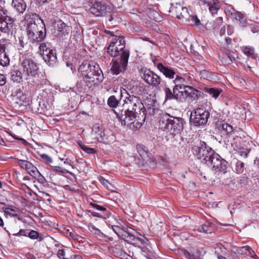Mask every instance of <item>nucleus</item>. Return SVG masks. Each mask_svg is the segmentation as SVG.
Listing matches in <instances>:
<instances>
[{
	"label": "nucleus",
	"mask_w": 259,
	"mask_h": 259,
	"mask_svg": "<svg viewBox=\"0 0 259 259\" xmlns=\"http://www.w3.org/2000/svg\"><path fill=\"white\" fill-rule=\"evenodd\" d=\"M78 73L87 85L97 84L102 81L104 78L99 66L87 61H83L79 66Z\"/></svg>",
	"instance_id": "obj_1"
},
{
	"label": "nucleus",
	"mask_w": 259,
	"mask_h": 259,
	"mask_svg": "<svg viewBox=\"0 0 259 259\" xmlns=\"http://www.w3.org/2000/svg\"><path fill=\"white\" fill-rule=\"evenodd\" d=\"M111 228L119 238L127 242L137 246H140L145 243L144 239L136 237L133 234L132 231L134 230L125 226V223L121 224V226L114 225V226H112Z\"/></svg>",
	"instance_id": "obj_2"
},
{
	"label": "nucleus",
	"mask_w": 259,
	"mask_h": 259,
	"mask_svg": "<svg viewBox=\"0 0 259 259\" xmlns=\"http://www.w3.org/2000/svg\"><path fill=\"white\" fill-rule=\"evenodd\" d=\"M21 67L25 80L31 79L34 81L39 78L41 72L39 71L37 63L32 60L29 59L23 60L21 64Z\"/></svg>",
	"instance_id": "obj_3"
},
{
	"label": "nucleus",
	"mask_w": 259,
	"mask_h": 259,
	"mask_svg": "<svg viewBox=\"0 0 259 259\" xmlns=\"http://www.w3.org/2000/svg\"><path fill=\"white\" fill-rule=\"evenodd\" d=\"M39 25H31L30 29H26L28 39L33 44L41 42L46 36V25L42 19H40Z\"/></svg>",
	"instance_id": "obj_4"
},
{
	"label": "nucleus",
	"mask_w": 259,
	"mask_h": 259,
	"mask_svg": "<svg viewBox=\"0 0 259 259\" xmlns=\"http://www.w3.org/2000/svg\"><path fill=\"white\" fill-rule=\"evenodd\" d=\"M125 41L122 36H115L109 46L107 48V53L111 57H115L118 55L122 57L124 52L129 51L125 49Z\"/></svg>",
	"instance_id": "obj_5"
},
{
	"label": "nucleus",
	"mask_w": 259,
	"mask_h": 259,
	"mask_svg": "<svg viewBox=\"0 0 259 259\" xmlns=\"http://www.w3.org/2000/svg\"><path fill=\"white\" fill-rule=\"evenodd\" d=\"M192 150L197 155L199 159L205 161L207 164L212 159L214 155L217 154L203 141H200L197 145L193 147Z\"/></svg>",
	"instance_id": "obj_6"
},
{
	"label": "nucleus",
	"mask_w": 259,
	"mask_h": 259,
	"mask_svg": "<svg viewBox=\"0 0 259 259\" xmlns=\"http://www.w3.org/2000/svg\"><path fill=\"white\" fill-rule=\"evenodd\" d=\"M14 49V46L6 39L0 40V64L7 66L9 64V56Z\"/></svg>",
	"instance_id": "obj_7"
},
{
	"label": "nucleus",
	"mask_w": 259,
	"mask_h": 259,
	"mask_svg": "<svg viewBox=\"0 0 259 259\" xmlns=\"http://www.w3.org/2000/svg\"><path fill=\"white\" fill-rule=\"evenodd\" d=\"M130 57V52H124L122 57L120 58L119 62L115 60L112 61L111 71L113 74L118 75L120 73L124 72L126 69Z\"/></svg>",
	"instance_id": "obj_8"
},
{
	"label": "nucleus",
	"mask_w": 259,
	"mask_h": 259,
	"mask_svg": "<svg viewBox=\"0 0 259 259\" xmlns=\"http://www.w3.org/2000/svg\"><path fill=\"white\" fill-rule=\"evenodd\" d=\"M14 19L8 15L7 11L0 9V30L7 32L12 28Z\"/></svg>",
	"instance_id": "obj_9"
},
{
	"label": "nucleus",
	"mask_w": 259,
	"mask_h": 259,
	"mask_svg": "<svg viewBox=\"0 0 259 259\" xmlns=\"http://www.w3.org/2000/svg\"><path fill=\"white\" fill-rule=\"evenodd\" d=\"M110 11V7L101 2L95 3L90 9V12L97 17L104 16Z\"/></svg>",
	"instance_id": "obj_10"
},
{
	"label": "nucleus",
	"mask_w": 259,
	"mask_h": 259,
	"mask_svg": "<svg viewBox=\"0 0 259 259\" xmlns=\"http://www.w3.org/2000/svg\"><path fill=\"white\" fill-rule=\"evenodd\" d=\"M228 162L218 154H214L213 157L210 162L207 164L208 165H212V168L215 170L224 171L226 172V169L227 168Z\"/></svg>",
	"instance_id": "obj_11"
},
{
	"label": "nucleus",
	"mask_w": 259,
	"mask_h": 259,
	"mask_svg": "<svg viewBox=\"0 0 259 259\" xmlns=\"http://www.w3.org/2000/svg\"><path fill=\"white\" fill-rule=\"evenodd\" d=\"M184 119L181 117H175L170 116V134L175 136L180 133L183 128Z\"/></svg>",
	"instance_id": "obj_12"
},
{
	"label": "nucleus",
	"mask_w": 259,
	"mask_h": 259,
	"mask_svg": "<svg viewBox=\"0 0 259 259\" xmlns=\"http://www.w3.org/2000/svg\"><path fill=\"white\" fill-rule=\"evenodd\" d=\"M181 96L179 100L183 101L187 98H195L200 96L201 92L189 84L181 91H179Z\"/></svg>",
	"instance_id": "obj_13"
},
{
	"label": "nucleus",
	"mask_w": 259,
	"mask_h": 259,
	"mask_svg": "<svg viewBox=\"0 0 259 259\" xmlns=\"http://www.w3.org/2000/svg\"><path fill=\"white\" fill-rule=\"evenodd\" d=\"M142 78L148 84L153 87L158 86L161 82L160 77L150 70L144 71Z\"/></svg>",
	"instance_id": "obj_14"
},
{
	"label": "nucleus",
	"mask_w": 259,
	"mask_h": 259,
	"mask_svg": "<svg viewBox=\"0 0 259 259\" xmlns=\"http://www.w3.org/2000/svg\"><path fill=\"white\" fill-rule=\"evenodd\" d=\"M179 20H181L183 23L189 22L191 21L194 22L195 24L198 25L200 22L196 16H191L189 12L188 9L184 7L181 12L176 16Z\"/></svg>",
	"instance_id": "obj_15"
},
{
	"label": "nucleus",
	"mask_w": 259,
	"mask_h": 259,
	"mask_svg": "<svg viewBox=\"0 0 259 259\" xmlns=\"http://www.w3.org/2000/svg\"><path fill=\"white\" fill-rule=\"evenodd\" d=\"M71 31V27L67 25L62 21L60 20L57 23V26L55 30L56 36L60 38H63L68 35Z\"/></svg>",
	"instance_id": "obj_16"
},
{
	"label": "nucleus",
	"mask_w": 259,
	"mask_h": 259,
	"mask_svg": "<svg viewBox=\"0 0 259 259\" xmlns=\"http://www.w3.org/2000/svg\"><path fill=\"white\" fill-rule=\"evenodd\" d=\"M17 163L21 168L25 169L31 176L33 177V175H37V168L29 161L25 160L18 159Z\"/></svg>",
	"instance_id": "obj_17"
},
{
	"label": "nucleus",
	"mask_w": 259,
	"mask_h": 259,
	"mask_svg": "<svg viewBox=\"0 0 259 259\" xmlns=\"http://www.w3.org/2000/svg\"><path fill=\"white\" fill-rule=\"evenodd\" d=\"M209 116V114H190V121L196 126L204 124Z\"/></svg>",
	"instance_id": "obj_18"
},
{
	"label": "nucleus",
	"mask_w": 259,
	"mask_h": 259,
	"mask_svg": "<svg viewBox=\"0 0 259 259\" xmlns=\"http://www.w3.org/2000/svg\"><path fill=\"white\" fill-rule=\"evenodd\" d=\"M25 19L26 22V29H30L31 25H39L38 23H40L39 16L33 13H29L25 15Z\"/></svg>",
	"instance_id": "obj_19"
},
{
	"label": "nucleus",
	"mask_w": 259,
	"mask_h": 259,
	"mask_svg": "<svg viewBox=\"0 0 259 259\" xmlns=\"http://www.w3.org/2000/svg\"><path fill=\"white\" fill-rule=\"evenodd\" d=\"M44 54H41L40 55L45 61L49 65H51L56 61L57 56L56 50L53 47L47 50L46 53L44 52Z\"/></svg>",
	"instance_id": "obj_20"
},
{
	"label": "nucleus",
	"mask_w": 259,
	"mask_h": 259,
	"mask_svg": "<svg viewBox=\"0 0 259 259\" xmlns=\"http://www.w3.org/2000/svg\"><path fill=\"white\" fill-rule=\"evenodd\" d=\"M216 126L222 134V136H228L233 132L232 126L227 123L218 122Z\"/></svg>",
	"instance_id": "obj_21"
},
{
	"label": "nucleus",
	"mask_w": 259,
	"mask_h": 259,
	"mask_svg": "<svg viewBox=\"0 0 259 259\" xmlns=\"http://www.w3.org/2000/svg\"><path fill=\"white\" fill-rule=\"evenodd\" d=\"M170 114H162L159 119V128L170 133Z\"/></svg>",
	"instance_id": "obj_22"
},
{
	"label": "nucleus",
	"mask_w": 259,
	"mask_h": 259,
	"mask_svg": "<svg viewBox=\"0 0 259 259\" xmlns=\"http://www.w3.org/2000/svg\"><path fill=\"white\" fill-rule=\"evenodd\" d=\"M136 114H116V118L122 124L131 125L134 119L136 118Z\"/></svg>",
	"instance_id": "obj_23"
},
{
	"label": "nucleus",
	"mask_w": 259,
	"mask_h": 259,
	"mask_svg": "<svg viewBox=\"0 0 259 259\" xmlns=\"http://www.w3.org/2000/svg\"><path fill=\"white\" fill-rule=\"evenodd\" d=\"M164 92L165 95V101L174 99L179 100L180 97L181 96L180 92L177 90L175 91V90H174V88H173V91L172 92L168 87H165L164 88Z\"/></svg>",
	"instance_id": "obj_24"
},
{
	"label": "nucleus",
	"mask_w": 259,
	"mask_h": 259,
	"mask_svg": "<svg viewBox=\"0 0 259 259\" xmlns=\"http://www.w3.org/2000/svg\"><path fill=\"white\" fill-rule=\"evenodd\" d=\"M174 82L175 83L174 90L177 91H181L189 84V82L186 78L178 75H176Z\"/></svg>",
	"instance_id": "obj_25"
},
{
	"label": "nucleus",
	"mask_w": 259,
	"mask_h": 259,
	"mask_svg": "<svg viewBox=\"0 0 259 259\" xmlns=\"http://www.w3.org/2000/svg\"><path fill=\"white\" fill-rule=\"evenodd\" d=\"M157 67L166 77L170 79L174 78L176 72L172 69L164 66L161 63L157 64Z\"/></svg>",
	"instance_id": "obj_26"
},
{
	"label": "nucleus",
	"mask_w": 259,
	"mask_h": 259,
	"mask_svg": "<svg viewBox=\"0 0 259 259\" xmlns=\"http://www.w3.org/2000/svg\"><path fill=\"white\" fill-rule=\"evenodd\" d=\"M106 216V219H108L107 223L108 225L109 226L112 227L114 226V225L121 226V224H123V223H124V222L122 220H121L119 217L116 214L111 215L108 213V215Z\"/></svg>",
	"instance_id": "obj_27"
},
{
	"label": "nucleus",
	"mask_w": 259,
	"mask_h": 259,
	"mask_svg": "<svg viewBox=\"0 0 259 259\" xmlns=\"http://www.w3.org/2000/svg\"><path fill=\"white\" fill-rule=\"evenodd\" d=\"M12 6L19 14H23L27 7L24 0H13Z\"/></svg>",
	"instance_id": "obj_28"
},
{
	"label": "nucleus",
	"mask_w": 259,
	"mask_h": 259,
	"mask_svg": "<svg viewBox=\"0 0 259 259\" xmlns=\"http://www.w3.org/2000/svg\"><path fill=\"white\" fill-rule=\"evenodd\" d=\"M94 139H96L99 142H102L105 144H110L115 141V137L112 134L107 136L105 135L104 132L99 133V136L96 135Z\"/></svg>",
	"instance_id": "obj_29"
},
{
	"label": "nucleus",
	"mask_w": 259,
	"mask_h": 259,
	"mask_svg": "<svg viewBox=\"0 0 259 259\" xmlns=\"http://www.w3.org/2000/svg\"><path fill=\"white\" fill-rule=\"evenodd\" d=\"M231 167L233 170L237 174H242L244 170V163L237 159H234L231 162Z\"/></svg>",
	"instance_id": "obj_30"
},
{
	"label": "nucleus",
	"mask_w": 259,
	"mask_h": 259,
	"mask_svg": "<svg viewBox=\"0 0 259 259\" xmlns=\"http://www.w3.org/2000/svg\"><path fill=\"white\" fill-rule=\"evenodd\" d=\"M231 17L234 20L239 22L241 27H245L246 24V20L243 13L236 11L231 13Z\"/></svg>",
	"instance_id": "obj_31"
},
{
	"label": "nucleus",
	"mask_w": 259,
	"mask_h": 259,
	"mask_svg": "<svg viewBox=\"0 0 259 259\" xmlns=\"http://www.w3.org/2000/svg\"><path fill=\"white\" fill-rule=\"evenodd\" d=\"M10 73L11 78L14 82L20 83L23 81V79L25 80L21 68L20 69L14 70Z\"/></svg>",
	"instance_id": "obj_32"
},
{
	"label": "nucleus",
	"mask_w": 259,
	"mask_h": 259,
	"mask_svg": "<svg viewBox=\"0 0 259 259\" xmlns=\"http://www.w3.org/2000/svg\"><path fill=\"white\" fill-rule=\"evenodd\" d=\"M141 115V117L140 116H138V119L135 118L130 126V128L133 130H136L139 128H140L143 123L145 122L146 116L147 114H140Z\"/></svg>",
	"instance_id": "obj_33"
},
{
	"label": "nucleus",
	"mask_w": 259,
	"mask_h": 259,
	"mask_svg": "<svg viewBox=\"0 0 259 259\" xmlns=\"http://www.w3.org/2000/svg\"><path fill=\"white\" fill-rule=\"evenodd\" d=\"M236 251L239 254L247 255L252 257L255 255L254 251L248 246L239 247L237 249Z\"/></svg>",
	"instance_id": "obj_34"
},
{
	"label": "nucleus",
	"mask_w": 259,
	"mask_h": 259,
	"mask_svg": "<svg viewBox=\"0 0 259 259\" xmlns=\"http://www.w3.org/2000/svg\"><path fill=\"white\" fill-rule=\"evenodd\" d=\"M136 149L138 153L142 158L148 157V149L144 145L138 144L136 146Z\"/></svg>",
	"instance_id": "obj_35"
},
{
	"label": "nucleus",
	"mask_w": 259,
	"mask_h": 259,
	"mask_svg": "<svg viewBox=\"0 0 259 259\" xmlns=\"http://www.w3.org/2000/svg\"><path fill=\"white\" fill-rule=\"evenodd\" d=\"M183 6H182L179 3H176L175 4H171V7L169 9V12L171 13V14L176 17L178 16V14L181 12V11L183 8Z\"/></svg>",
	"instance_id": "obj_36"
},
{
	"label": "nucleus",
	"mask_w": 259,
	"mask_h": 259,
	"mask_svg": "<svg viewBox=\"0 0 259 259\" xmlns=\"http://www.w3.org/2000/svg\"><path fill=\"white\" fill-rule=\"evenodd\" d=\"M218 0H212L211 5H209V10L212 15L217 13L220 9Z\"/></svg>",
	"instance_id": "obj_37"
},
{
	"label": "nucleus",
	"mask_w": 259,
	"mask_h": 259,
	"mask_svg": "<svg viewBox=\"0 0 259 259\" xmlns=\"http://www.w3.org/2000/svg\"><path fill=\"white\" fill-rule=\"evenodd\" d=\"M198 231L200 232L210 233L212 231L211 223L209 222H205L204 224L198 227Z\"/></svg>",
	"instance_id": "obj_38"
},
{
	"label": "nucleus",
	"mask_w": 259,
	"mask_h": 259,
	"mask_svg": "<svg viewBox=\"0 0 259 259\" xmlns=\"http://www.w3.org/2000/svg\"><path fill=\"white\" fill-rule=\"evenodd\" d=\"M89 204L97 210L102 211L104 215H108L109 212L107 210V209L103 206L98 205L95 201L93 200L89 202Z\"/></svg>",
	"instance_id": "obj_39"
},
{
	"label": "nucleus",
	"mask_w": 259,
	"mask_h": 259,
	"mask_svg": "<svg viewBox=\"0 0 259 259\" xmlns=\"http://www.w3.org/2000/svg\"><path fill=\"white\" fill-rule=\"evenodd\" d=\"M242 51L243 53L248 56H250L253 59L257 58V55L254 53V49L251 47H243Z\"/></svg>",
	"instance_id": "obj_40"
},
{
	"label": "nucleus",
	"mask_w": 259,
	"mask_h": 259,
	"mask_svg": "<svg viewBox=\"0 0 259 259\" xmlns=\"http://www.w3.org/2000/svg\"><path fill=\"white\" fill-rule=\"evenodd\" d=\"M119 102V100L115 96H111L107 100V104L111 108H116Z\"/></svg>",
	"instance_id": "obj_41"
},
{
	"label": "nucleus",
	"mask_w": 259,
	"mask_h": 259,
	"mask_svg": "<svg viewBox=\"0 0 259 259\" xmlns=\"http://www.w3.org/2000/svg\"><path fill=\"white\" fill-rule=\"evenodd\" d=\"M77 143L79 147H80V148L87 153L94 154L96 153L97 152L95 149L87 147L80 141H78Z\"/></svg>",
	"instance_id": "obj_42"
},
{
	"label": "nucleus",
	"mask_w": 259,
	"mask_h": 259,
	"mask_svg": "<svg viewBox=\"0 0 259 259\" xmlns=\"http://www.w3.org/2000/svg\"><path fill=\"white\" fill-rule=\"evenodd\" d=\"M52 48H53V46L51 45V43L49 42H41L39 47L40 54H45L44 52L46 53L47 50H48Z\"/></svg>",
	"instance_id": "obj_43"
},
{
	"label": "nucleus",
	"mask_w": 259,
	"mask_h": 259,
	"mask_svg": "<svg viewBox=\"0 0 259 259\" xmlns=\"http://www.w3.org/2000/svg\"><path fill=\"white\" fill-rule=\"evenodd\" d=\"M201 252L200 250L197 249L196 251L192 254H191L189 252H187L185 253V255L186 257L188 258L189 259H201Z\"/></svg>",
	"instance_id": "obj_44"
},
{
	"label": "nucleus",
	"mask_w": 259,
	"mask_h": 259,
	"mask_svg": "<svg viewBox=\"0 0 259 259\" xmlns=\"http://www.w3.org/2000/svg\"><path fill=\"white\" fill-rule=\"evenodd\" d=\"M104 133L103 130V128L101 126H100L99 124H95L92 128V134L94 138L96 135L99 136V133Z\"/></svg>",
	"instance_id": "obj_45"
},
{
	"label": "nucleus",
	"mask_w": 259,
	"mask_h": 259,
	"mask_svg": "<svg viewBox=\"0 0 259 259\" xmlns=\"http://www.w3.org/2000/svg\"><path fill=\"white\" fill-rule=\"evenodd\" d=\"M205 91L214 98H217L219 97L221 93V92L218 89L213 88H206Z\"/></svg>",
	"instance_id": "obj_46"
},
{
	"label": "nucleus",
	"mask_w": 259,
	"mask_h": 259,
	"mask_svg": "<svg viewBox=\"0 0 259 259\" xmlns=\"http://www.w3.org/2000/svg\"><path fill=\"white\" fill-rule=\"evenodd\" d=\"M89 230L93 234L100 236L102 237L103 234L101 232V231L97 228L94 225L92 224H89L88 226Z\"/></svg>",
	"instance_id": "obj_47"
},
{
	"label": "nucleus",
	"mask_w": 259,
	"mask_h": 259,
	"mask_svg": "<svg viewBox=\"0 0 259 259\" xmlns=\"http://www.w3.org/2000/svg\"><path fill=\"white\" fill-rule=\"evenodd\" d=\"M226 63L228 64H230L232 63L233 61L235 60L236 58H238V55L235 52H230L226 54Z\"/></svg>",
	"instance_id": "obj_48"
},
{
	"label": "nucleus",
	"mask_w": 259,
	"mask_h": 259,
	"mask_svg": "<svg viewBox=\"0 0 259 259\" xmlns=\"http://www.w3.org/2000/svg\"><path fill=\"white\" fill-rule=\"evenodd\" d=\"M5 214L10 215L11 217H17L18 216V213L16 210L8 208V207H3L2 208Z\"/></svg>",
	"instance_id": "obj_49"
},
{
	"label": "nucleus",
	"mask_w": 259,
	"mask_h": 259,
	"mask_svg": "<svg viewBox=\"0 0 259 259\" xmlns=\"http://www.w3.org/2000/svg\"><path fill=\"white\" fill-rule=\"evenodd\" d=\"M32 177L37 179L38 182L40 184H45L46 182V179L41 175L38 170H37V175H33Z\"/></svg>",
	"instance_id": "obj_50"
},
{
	"label": "nucleus",
	"mask_w": 259,
	"mask_h": 259,
	"mask_svg": "<svg viewBox=\"0 0 259 259\" xmlns=\"http://www.w3.org/2000/svg\"><path fill=\"white\" fill-rule=\"evenodd\" d=\"M126 82H124L123 83V84L124 87H126V89L131 92L132 94L134 93V85L133 84L135 83V82L132 80L128 82V83L126 85Z\"/></svg>",
	"instance_id": "obj_51"
},
{
	"label": "nucleus",
	"mask_w": 259,
	"mask_h": 259,
	"mask_svg": "<svg viewBox=\"0 0 259 259\" xmlns=\"http://www.w3.org/2000/svg\"><path fill=\"white\" fill-rule=\"evenodd\" d=\"M39 234L37 231L31 230L28 232V236L32 239H36L38 237Z\"/></svg>",
	"instance_id": "obj_52"
},
{
	"label": "nucleus",
	"mask_w": 259,
	"mask_h": 259,
	"mask_svg": "<svg viewBox=\"0 0 259 259\" xmlns=\"http://www.w3.org/2000/svg\"><path fill=\"white\" fill-rule=\"evenodd\" d=\"M57 255L60 259H68L65 257V251L64 249H59L58 251Z\"/></svg>",
	"instance_id": "obj_53"
},
{
	"label": "nucleus",
	"mask_w": 259,
	"mask_h": 259,
	"mask_svg": "<svg viewBox=\"0 0 259 259\" xmlns=\"http://www.w3.org/2000/svg\"><path fill=\"white\" fill-rule=\"evenodd\" d=\"M124 93L127 94V96L125 97V99L128 100L130 102L134 101V99H136V97L134 95H130L129 93H128L126 89H123Z\"/></svg>",
	"instance_id": "obj_54"
},
{
	"label": "nucleus",
	"mask_w": 259,
	"mask_h": 259,
	"mask_svg": "<svg viewBox=\"0 0 259 259\" xmlns=\"http://www.w3.org/2000/svg\"><path fill=\"white\" fill-rule=\"evenodd\" d=\"M247 178L241 176L237 178V182L240 185H245L247 183Z\"/></svg>",
	"instance_id": "obj_55"
},
{
	"label": "nucleus",
	"mask_w": 259,
	"mask_h": 259,
	"mask_svg": "<svg viewBox=\"0 0 259 259\" xmlns=\"http://www.w3.org/2000/svg\"><path fill=\"white\" fill-rule=\"evenodd\" d=\"M88 211L89 212H90L93 217H98V218H102L104 219H106V216L104 215V214L103 213L101 214L100 213H98V212H97L95 211H92L91 210H89Z\"/></svg>",
	"instance_id": "obj_56"
},
{
	"label": "nucleus",
	"mask_w": 259,
	"mask_h": 259,
	"mask_svg": "<svg viewBox=\"0 0 259 259\" xmlns=\"http://www.w3.org/2000/svg\"><path fill=\"white\" fill-rule=\"evenodd\" d=\"M28 232L27 230L20 229L18 233L13 234V235L27 236Z\"/></svg>",
	"instance_id": "obj_57"
},
{
	"label": "nucleus",
	"mask_w": 259,
	"mask_h": 259,
	"mask_svg": "<svg viewBox=\"0 0 259 259\" xmlns=\"http://www.w3.org/2000/svg\"><path fill=\"white\" fill-rule=\"evenodd\" d=\"M41 158L45 161L47 163H51L52 162V158L46 154H43L40 155Z\"/></svg>",
	"instance_id": "obj_58"
},
{
	"label": "nucleus",
	"mask_w": 259,
	"mask_h": 259,
	"mask_svg": "<svg viewBox=\"0 0 259 259\" xmlns=\"http://www.w3.org/2000/svg\"><path fill=\"white\" fill-rule=\"evenodd\" d=\"M99 181L107 188H109V185H110V184L107 180L105 179L104 178L101 177L99 179Z\"/></svg>",
	"instance_id": "obj_59"
},
{
	"label": "nucleus",
	"mask_w": 259,
	"mask_h": 259,
	"mask_svg": "<svg viewBox=\"0 0 259 259\" xmlns=\"http://www.w3.org/2000/svg\"><path fill=\"white\" fill-rule=\"evenodd\" d=\"M6 83V76L2 74H0V86H3Z\"/></svg>",
	"instance_id": "obj_60"
},
{
	"label": "nucleus",
	"mask_w": 259,
	"mask_h": 259,
	"mask_svg": "<svg viewBox=\"0 0 259 259\" xmlns=\"http://www.w3.org/2000/svg\"><path fill=\"white\" fill-rule=\"evenodd\" d=\"M250 29L252 33H257L259 32V26L258 25H253L250 27Z\"/></svg>",
	"instance_id": "obj_61"
},
{
	"label": "nucleus",
	"mask_w": 259,
	"mask_h": 259,
	"mask_svg": "<svg viewBox=\"0 0 259 259\" xmlns=\"http://www.w3.org/2000/svg\"><path fill=\"white\" fill-rule=\"evenodd\" d=\"M208 74L209 72L205 70H203L200 72V75L201 76V77H203L204 78L208 77Z\"/></svg>",
	"instance_id": "obj_62"
},
{
	"label": "nucleus",
	"mask_w": 259,
	"mask_h": 259,
	"mask_svg": "<svg viewBox=\"0 0 259 259\" xmlns=\"http://www.w3.org/2000/svg\"><path fill=\"white\" fill-rule=\"evenodd\" d=\"M206 110L204 109L203 108H202V106H201V107H198L195 110L194 113H205Z\"/></svg>",
	"instance_id": "obj_63"
},
{
	"label": "nucleus",
	"mask_w": 259,
	"mask_h": 259,
	"mask_svg": "<svg viewBox=\"0 0 259 259\" xmlns=\"http://www.w3.org/2000/svg\"><path fill=\"white\" fill-rule=\"evenodd\" d=\"M234 31L233 27L231 26H227V33L229 35H231Z\"/></svg>",
	"instance_id": "obj_64"
}]
</instances>
